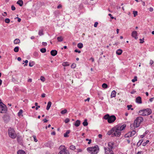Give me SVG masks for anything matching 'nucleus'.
Listing matches in <instances>:
<instances>
[{
    "instance_id": "f257e3e1",
    "label": "nucleus",
    "mask_w": 154,
    "mask_h": 154,
    "mask_svg": "<svg viewBox=\"0 0 154 154\" xmlns=\"http://www.w3.org/2000/svg\"><path fill=\"white\" fill-rule=\"evenodd\" d=\"M111 132H113V134H112V136L113 137L116 136L117 137H119L121 134V131L116 126L112 128L111 130Z\"/></svg>"
},
{
    "instance_id": "f03ea898",
    "label": "nucleus",
    "mask_w": 154,
    "mask_h": 154,
    "mask_svg": "<svg viewBox=\"0 0 154 154\" xmlns=\"http://www.w3.org/2000/svg\"><path fill=\"white\" fill-rule=\"evenodd\" d=\"M99 149V147L97 145L87 148V150L91 154H97L98 152Z\"/></svg>"
},
{
    "instance_id": "7ed1b4c3",
    "label": "nucleus",
    "mask_w": 154,
    "mask_h": 154,
    "mask_svg": "<svg viewBox=\"0 0 154 154\" xmlns=\"http://www.w3.org/2000/svg\"><path fill=\"white\" fill-rule=\"evenodd\" d=\"M9 136L11 138L14 139L16 138L17 134L14 129L11 128H10L8 130Z\"/></svg>"
},
{
    "instance_id": "20e7f679",
    "label": "nucleus",
    "mask_w": 154,
    "mask_h": 154,
    "mask_svg": "<svg viewBox=\"0 0 154 154\" xmlns=\"http://www.w3.org/2000/svg\"><path fill=\"white\" fill-rule=\"evenodd\" d=\"M143 121V118L142 117H137L134 122V125L135 128L138 127L140 124Z\"/></svg>"
},
{
    "instance_id": "39448f33",
    "label": "nucleus",
    "mask_w": 154,
    "mask_h": 154,
    "mask_svg": "<svg viewBox=\"0 0 154 154\" xmlns=\"http://www.w3.org/2000/svg\"><path fill=\"white\" fill-rule=\"evenodd\" d=\"M59 148L61 150L59 152L58 154H69V152L66 149L64 146H61Z\"/></svg>"
},
{
    "instance_id": "423d86ee",
    "label": "nucleus",
    "mask_w": 154,
    "mask_h": 154,
    "mask_svg": "<svg viewBox=\"0 0 154 154\" xmlns=\"http://www.w3.org/2000/svg\"><path fill=\"white\" fill-rule=\"evenodd\" d=\"M136 132L134 130H133L131 132H130L125 135V137H129L134 136L136 133Z\"/></svg>"
},
{
    "instance_id": "0eeeda50",
    "label": "nucleus",
    "mask_w": 154,
    "mask_h": 154,
    "mask_svg": "<svg viewBox=\"0 0 154 154\" xmlns=\"http://www.w3.org/2000/svg\"><path fill=\"white\" fill-rule=\"evenodd\" d=\"M116 119V117L115 116L112 115L110 116L108 119V122L109 123H112L115 121Z\"/></svg>"
},
{
    "instance_id": "6e6552de",
    "label": "nucleus",
    "mask_w": 154,
    "mask_h": 154,
    "mask_svg": "<svg viewBox=\"0 0 154 154\" xmlns=\"http://www.w3.org/2000/svg\"><path fill=\"white\" fill-rule=\"evenodd\" d=\"M144 116H148L152 112L151 110L149 109H143Z\"/></svg>"
},
{
    "instance_id": "1a4fd4ad",
    "label": "nucleus",
    "mask_w": 154,
    "mask_h": 154,
    "mask_svg": "<svg viewBox=\"0 0 154 154\" xmlns=\"http://www.w3.org/2000/svg\"><path fill=\"white\" fill-rule=\"evenodd\" d=\"M7 106H0V113H5L7 111Z\"/></svg>"
},
{
    "instance_id": "9d476101",
    "label": "nucleus",
    "mask_w": 154,
    "mask_h": 154,
    "mask_svg": "<svg viewBox=\"0 0 154 154\" xmlns=\"http://www.w3.org/2000/svg\"><path fill=\"white\" fill-rule=\"evenodd\" d=\"M104 150H105V152L106 154H108L109 153V152H110V154L111 153V152H113L112 150L110 149L108 147H104Z\"/></svg>"
},
{
    "instance_id": "9b49d317",
    "label": "nucleus",
    "mask_w": 154,
    "mask_h": 154,
    "mask_svg": "<svg viewBox=\"0 0 154 154\" xmlns=\"http://www.w3.org/2000/svg\"><path fill=\"white\" fill-rule=\"evenodd\" d=\"M137 33L136 31H133L131 34V36L133 37L135 39H137Z\"/></svg>"
},
{
    "instance_id": "f8f14e48",
    "label": "nucleus",
    "mask_w": 154,
    "mask_h": 154,
    "mask_svg": "<svg viewBox=\"0 0 154 154\" xmlns=\"http://www.w3.org/2000/svg\"><path fill=\"white\" fill-rule=\"evenodd\" d=\"M116 126L121 131L123 130L126 127V125H123L121 126L119 125H117Z\"/></svg>"
},
{
    "instance_id": "ddd939ff",
    "label": "nucleus",
    "mask_w": 154,
    "mask_h": 154,
    "mask_svg": "<svg viewBox=\"0 0 154 154\" xmlns=\"http://www.w3.org/2000/svg\"><path fill=\"white\" fill-rule=\"evenodd\" d=\"M113 143L112 142H109L108 143V148L112 150L113 148Z\"/></svg>"
},
{
    "instance_id": "4468645a",
    "label": "nucleus",
    "mask_w": 154,
    "mask_h": 154,
    "mask_svg": "<svg viewBox=\"0 0 154 154\" xmlns=\"http://www.w3.org/2000/svg\"><path fill=\"white\" fill-rule=\"evenodd\" d=\"M57 54V51L56 50H52L51 51V54L52 56L56 55Z\"/></svg>"
},
{
    "instance_id": "2eb2a0df",
    "label": "nucleus",
    "mask_w": 154,
    "mask_h": 154,
    "mask_svg": "<svg viewBox=\"0 0 154 154\" xmlns=\"http://www.w3.org/2000/svg\"><path fill=\"white\" fill-rule=\"evenodd\" d=\"M136 102L138 103H142L141 98L140 97H137L136 99Z\"/></svg>"
},
{
    "instance_id": "dca6fc26",
    "label": "nucleus",
    "mask_w": 154,
    "mask_h": 154,
    "mask_svg": "<svg viewBox=\"0 0 154 154\" xmlns=\"http://www.w3.org/2000/svg\"><path fill=\"white\" fill-rule=\"evenodd\" d=\"M3 118L4 121L6 122H8L10 120L9 117L8 116H5Z\"/></svg>"
},
{
    "instance_id": "f3484780",
    "label": "nucleus",
    "mask_w": 154,
    "mask_h": 154,
    "mask_svg": "<svg viewBox=\"0 0 154 154\" xmlns=\"http://www.w3.org/2000/svg\"><path fill=\"white\" fill-rule=\"evenodd\" d=\"M17 4L19 5L21 7L23 4V2L22 0H19L17 2Z\"/></svg>"
},
{
    "instance_id": "a211bd4d",
    "label": "nucleus",
    "mask_w": 154,
    "mask_h": 154,
    "mask_svg": "<svg viewBox=\"0 0 154 154\" xmlns=\"http://www.w3.org/2000/svg\"><path fill=\"white\" fill-rule=\"evenodd\" d=\"M17 140L18 142L21 143L22 140V137L21 136H18L17 137Z\"/></svg>"
},
{
    "instance_id": "6ab92c4d",
    "label": "nucleus",
    "mask_w": 154,
    "mask_h": 154,
    "mask_svg": "<svg viewBox=\"0 0 154 154\" xmlns=\"http://www.w3.org/2000/svg\"><path fill=\"white\" fill-rule=\"evenodd\" d=\"M80 124V121L79 120H77L74 124V125L76 127H78Z\"/></svg>"
},
{
    "instance_id": "aec40b11",
    "label": "nucleus",
    "mask_w": 154,
    "mask_h": 154,
    "mask_svg": "<svg viewBox=\"0 0 154 154\" xmlns=\"http://www.w3.org/2000/svg\"><path fill=\"white\" fill-rule=\"evenodd\" d=\"M144 112L143 109L140 110L138 112V114L139 115L144 116V114L143 113Z\"/></svg>"
},
{
    "instance_id": "412c9836",
    "label": "nucleus",
    "mask_w": 154,
    "mask_h": 154,
    "mask_svg": "<svg viewBox=\"0 0 154 154\" xmlns=\"http://www.w3.org/2000/svg\"><path fill=\"white\" fill-rule=\"evenodd\" d=\"M116 92L114 90L112 91L111 93V97L112 98L115 97L116 96Z\"/></svg>"
},
{
    "instance_id": "4be33fe9",
    "label": "nucleus",
    "mask_w": 154,
    "mask_h": 154,
    "mask_svg": "<svg viewBox=\"0 0 154 154\" xmlns=\"http://www.w3.org/2000/svg\"><path fill=\"white\" fill-rule=\"evenodd\" d=\"M20 42V41L19 39L16 38L15 39L14 42V43L15 44H17Z\"/></svg>"
},
{
    "instance_id": "5701e85b",
    "label": "nucleus",
    "mask_w": 154,
    "mask_h": 154,
    "mask_svg": "<svg viewBox=\"0 0 154 154\" xmlns=\"http://www.w3.org/2000/svg\"><path fill=\"white\" fill-rule=\"evenodd\" d=\"M17 154H26L25 151L23 150H19L17 152Z\"/></svg>"
},
{
    "instance_id": "b1692460",
    "label": "nucleus",
    "mask_w": 154,
    "mask_h": 154,
    "mask_svg": "<svg viewBox=\"0 0 154 154\" xmlns=\"http://www.w3.org/2000/svg\"><path fill=\"white\" fill-rule=\"evenodd\" d=\"M122 51L121 49H118L116 51V53L118 55H120L122 54Z\"/></svg>"
},
{
    "instance_id": "393cba45",
    "label": "nucleus",
    "mask_w": 154,
    "mask_h": 154,
    "mask_svg": "<svg viewBox=\"0 0 154 154\" xmlns=\"http://www.w3.org/2000/svg\"><path fill=\"white\" fill-rule=\"evenodd\" d=\"M70 131L69 130H67L65 133L64 134V137H69L68 134L70 133Z\"/></svg>"
},
{
    "instance_id": "a878e982",
    "label": "nucleus",
    "mask_w": 154,
    "mask_h": 154,
    "mask_svg": "<svg viewBox=\"0 0 154 154\" xmlns=\"http://www.w3.org/2000/svg\"><path fill=\"white\" fill-rule=\"evenodd\" d=\"M87 121V120L85 119L84 120V122H83L82 124L84 126H87L88 125V123Z\"/></svg>"
},
{
    "instance_id": "bb28decb",
    "label": "nucleus",
    "mask_w": 154,
    "mask_h": 154,
    "mask_svg": "<svg viewBox=\"0 0 154 154\" xmlns=\"http://www.w3.org/2000/svg\"><path fill=\"white\" fill-rule=\"evenodd\" d=\"M143 140L141 139V140H140L139 141V142L137 143V146H140L141 145V144L143 142Z\"/></svg>"
},
{
    "instance_id": "cd10ccee",
    "label": "nucleus",
    "mask_w": 154,
    "mask_h": 154,
    "mask_svg": "<svg viewBox=\"0 0 154 154\" xmlns=\"http://www.w3.org/2000/svg\"><path fill=\"white\" fill-rule=\"evenodd\" d=\"M77 47L79 48H82L83 47V45L81 43H79L77 45Z\"/></svg>"
},
{
    "instance_id": "c85d7f7f",
    "label": "nucleus",
    "mask_w": 154,
    "mask_h": 154,
    "mask_svg": "<svg viewBox=\"0 0 154 154\" xmlns=\"http://www.w3.org/2000/svg\"><path fill=\"white\" fill-rule=\"evenodd\" d=\"M35 63L33 61H30L29 62V66L30 67H32L35 65Z\"/></svg>"
},
{
    "instance_id": "c756f323",
    "label": "nucleus",
    "mask_w": 154,
    "mask_h": 154,
    "mask_svg": "<svg viewBox=\"0 0 154 154\" xmlns=\"http://www.w3.org/2000/svg\"><path fill=\"white\" fill-rule=\"evenodd\" d=\"M109 117L110 116L109 114H106L104 116V118L105 119L107 120V121H108V119H109Z\"/></svg>"
},
{
    "instance_id": "7c9ffc66",
    "label": "nucleus",
    "mask_w": 154,
    "mask_h": 154,
    "mask_svg": "<svg viewBox=\"0 0 154 154\" xmlns=\"http://www.w3.org/2000/svg\"><path fill=\"white\" fill-rule=\"evenodd\" d=\"M67 110L66 109H64L61 111V113L62 114H64L67 112Z\"/></svg>"
},
{
    "instance_id": "2f4dec72",
    "label": "nucleus",
    "mask_w": 154,
    "mask_h": 154,
    "mask_svg": "<svg viewBox=\"0 0 154 154\" xmlns=\"http://www.w3.org/2000/svg\"><path fill=\"white\" fill-rule=\"evenodd\" d=\"M57 39L59 42H61L63 40V38L62 36H60L57 38Z\"/></svg>"
},
{
    "instance_id": "473e14b6",
    "label": "nucleus",
    "mask_w": 154,
    "mask_h": 154,
    "mask_svg": "<svg viewBox=\"0 0 154 154\" xmlns=\"http://www.w3.org/2000/svg\"><path fill=\"white\" fill-rule=\"evenodd\" d=\"M62 65L63 66H69V64L68 63V62H63L62 64Z\"/></svg>"
},
{
    "instance_id": "72a5a7b5",
    "label": "nucleus",
    "mask_w": 154,
    "mask_h": 154,
    "mask_svg": "<svg viewBox=\"0 0 154 154\" xmlns=\"http://www.w3.org/2000/svg\"><path fill=\"white\" fill-rule=\"evenodd\" d=\"M19 48L18 47H16L14 49V51L16 52H17L19 51Z\"/></svg>"
},
{
    "instance_id": "f704fd0d",
    "label": "nucleus",
    "mask_w": 154,
    "mask_h": 154,
    "mask_svg": "<svg viewBox=\"0 0 154 154\" xmlns=\"http://www.w3.org/2000/svg\"><path fill=\"white\" fill-rule=\"evenodd\" d=\"M102 87L103 88H107L108 85L106 84L103 83L102 85Z\"/></svg>"
},
{
    "instance_id": "c9c22d12",
    "label": "nucleus",
    "mask_w": 154,
    "mask_h": 154,
    "mask_svg": "<svg viewBox=\"0 0 154 154\" xmlns=\"http://www.w3.org/2000/svg\"><path fill=\"white\" fill-rule=\"evenodd\" d=\"M40 50L42 53H44L46 51V49L45 48H42Z\"/></svg>"
},
{
    "instance_id": "e433bc0d",
    "label": "nucleus",
    "mask_w": 154,
    "mask_h": 154,
    "mask_svg": "<svg viewBox=\"0 0 154 154\" xmlns=\"http://www.w3.org/2000/svg\"><path fill=\"white\" fill-rule=\"evenodd\" d=\"M23 113V110L22 109H20L19 110V111L18 113V116H20V115H21Z\"/></svg>"
},
{
    "instance_id": "4c0bfd02",
    "label": "nucleus",
    "mask_w": 154,
    "mask_h": 154,
    "mask_svg": "<svg viewBox=\"0 0 154 154\" xmlns=\"http://www.w3.org/2000/svg\"><path fill=\"white\" fill-rule=\"evenodd\" d=\"M70 149L72 150H74L76 149L75 146L73 145L71 146H70Z\"/></svg>"
},
{
    "instance_id": "58836bf2",
    "label": "nucleus",
    "mask_w": 154,
    "mask_h": 154,
    "mask_svg": "<svg viewBox=\"0 0 154 154\" xmlns=\"http://www.w3.org/2000/svg\"><path fill=\"white\" fill-rule=\"evenodd\" d=\"M40 79L41 80L42 82H44L45 81V78L43 76H41L40 77Z\"/></svg>"
},
{
    "instance_id": "ea45409f",
    "label": "nucleus",
    "mask_w": 154,
    "mask_h": 154,
    "mask_svg": "<svg viewBox=\"0 0 154 154\" xmlns=\"http://www.w3.org/2000/svg\"><path fill=\"white\" fill-rule=\"evenodd\" d=\"M133 14L134 17H136L137 15V12L136 11H133Z\"/></svg>"
},
{
    "instance_id": "a19ab883",
    "label": "nucleus",
    "mask_w": 154,
    "mask_h": 154,
    "mask_svg": "<svg viewBox=\"0 0 154 154\" xmlns=\"http://www.w3.org/2000/svg\"><path fill=\"white\" fill-rule=\"evenodd\" d=\"M5 22L6 23H8L10 22V20L9 18H6L5 20Z\"/></svg>"
},
{
    "instance_id": "79ce46f5",
    "label": "nucleus",
    "mask_w": 154,
    "mask_h": 154,
    "mask_svg": "<svg viewBox=\"0 0 154 154\" xmlns=\"http://www.w3.org/2000/svg\"><path fill=\"white\" fill-rule=\"evenodd\" d=\"M137 76H135L134 78V79L132 80V82H134L135 81H137Z\"/></svg>"
},
{
    "instance_id": "37998d69",
    "label": "nucleus",
    "mask_w": 154,
    "mask_h": 154,
    "mask_svg": "<svg viewBox=\"0 0 154 154\" xmlns=\"http://www.w3.org/2000/svg\"><path fill=\"white\" fill-rule=\"evenodd\" d=\"M6 106V105L4 104L2 102L1 99H0V106Z\"/></svg>"
},
{
    "instance_id": "c03bdc74",
    "label": "nucleus",
    "mask_w": 154,
    "mask_h": 154,
    "mask_svg": "<svg viewBox=\"0 0 154 154\" xmlns=\"http://www.w3.org/2000/svg\"><path fill=\"white\" fill-rule=\"evenodd\" d=\"M38 34L40 35H43V31L42 30H39L38 32Z\"/></svg>"
},
{
    "instance_id": "a18cd8bd",
    "label": "nucleus",
    "mask_w": 154,
    "mask_h": 154,
    "mask_svg": "<svg viewBox=\"0 0 154 154\" xmlns=\"http://www.w3.org/2000/svg\"><path fill=\"white\" fill-rule=\"evenodd\" d=\"M76 64H75V63H73L71 65V67L72 68H75L76 67Z\"/></svg>"
},
{
    "instance_id": "49530a36",
    "label": "nucleus",
    "mask_w": 154,
    "mask_h": 154,
    "mask_svg": "<svg viewBox=\"0 0 154 154\" xmlns=\"http://www.w3.org/2000/svg\"><path fill=\"white\" fill-rule=\"evenodd\" d=\"M70 120L68 118H66V119L65 120V123H67L68 122H69Z\"/></svg>"
},
{
    "instance_id": "de8ad7c7",
    "label": "nucleus",
    "mask_w": 154,
    "mask_h": 154,
    "mask_svg": "<svg viewBox=\"0 0 154 154\" xmlns=\"http://www.w3.org/2000/svg\"><path fill=\"white\" fill-rule=\"evenodd\" d=\"M135 128V125H134V123L133 124H131V129H132V130H133V127Z\"/></svg>"
},
{
    "instance_id": "09e8293b",
    "label": "nucleus",
    "mask_w": 154,
    "mask_h": 154,
    "mask_svg": "<svg viewBox=\"0 0 154 154\" xmlns=\"http://www.w3.org/2000/svg\"><path fill=\"white\" fill-rule=\"evenodd\" d=\"M11 10L12 11H14L16 9L15 7L14 6V5H12L11 6Z\"/></svg>"
},
{
    "instance_id": "8fccbe9b",
    "label": "nucleus",
    "mask_w": 154,
    "mask_h": 154,
    "mask_svg": "<svg viewBox=\"0 0 154 154\" xmlns=\"http://www.w3.org/2000/svg\"><path fill=\"white\" fill-rule=\"evenodd\" d=\"M33 137L35 142H37L38 141V140L37 139L36 136H33Z\"/></svg>"
},
{
    "instance_id": "3c124183",
    "label": "nucleus",
    "mask_w": 154,
    "mask_h": 154,
    "mask_svg": "<svg viewBox=\"0 0 154 154\" xmlns=\"http://www.w3.org/2000/svg\"><path fill=\"white\" fill-rule=\"evenodd\" d=\"M144 39V38H143L142 39L140 38V43H142L144 42V41H143Z\"/></svg>"
},
{
    "instance_id": "603ef678",
    "label": "nucleus",
    "mask_w": 154,
    "mask_h": 154,
    "mask_svg": "<svg viewBox=\"0 0 154 154\" xmlns=\"http://www.w3.org/2000/svg\"><path fill=\"white\" fill-rule=\"evenodd\" d=\"M154 63V61L152 60H150V62H149V64L150 65H152L153 63Z\"/></svg>"
},
{
    "instance_id": "864d4df0",
    "label": "nucleus",
    "mask_w": 154,
    "mask_h": 154,
    "mask_svg": "<svg viewBox=\"0 0 154 154\" xmlns=\"http://www.w3.org/2000/svg\"><path fill=\"white\" fill-rule=\"evenodd\" d=\"M98 24V23L97 22H95V23L94 25V27H97Z\"/></svg>"
},
{
    "instance_id": "5fc2aeb1",
    "label": "nucleus",
    "mask_w": 154,
    "mask_h": 154,
    "mask_svg": "<svg viewBox=\"0 0 154 154\" xmlns=\"http://www.w3.org/2000/svg\"><path fill=\"white\" fill-rule=\"evenodd\" d=\"M51 101H49L47 104V106H51Z\"/></svg>"
},
{
    "instance_id": "6e6d98bb",
    "label": "nucleus",
    "mask_w": 154,
    "mask_h": 154,
    "mask_svg": "<svg viewBox=\"0 0 154 154\" xmlns=\"http://www.w3.org/2000/svg\"><path fill=\"white\" fill-rule=\"evenodd\" d=\"M113 134V132H111V130H110V131H109L108 133H107V134L109 135H110L111 134Z\"/></svg>"
},
{
    "instance_id": "4d7b16f0",
    "label": "nucleus",
    "mask_w": 154,
    "mask_h": 154,
    "mask_svg": "<svg viewBox=\"0 0 154 154\" xmlns=\"http://www.w3.org/2000/svg\"><path fill=\"white\" fill-rule=\"evenodd\" d=\"M153 10V8L152 7H150L149 8V11L150 12H152Z\"/></svg>"
},
{
    "instance_id": "13d9d810",
    "label": "nucleus",
    "mask_w": 154,
    "mask_h": 154,
    "mask_svg": "<svg viewBox=\"0 0 154 154\" xmlns=\"http://www.w3.org/2000/svg\"><path fill=\"white\" fill-rule=\"evenodd\" d=\"M42 44L44 46H46L47 45V43L46 42H43L42 43Z\"/></svg>"
},
{
    "instance_id": "bf43d9fd",
    "label": "nucleus",
    "mask_w": 154,
    "mask_h": 154,
    "mask_svg": "<svg viewBox=\"0 0 154 154\" xmlns=\"http://www.w3.org/2000/svg\"><path fill=\"white\" fill-rule=\"evenodd\" d=\"M108 15H109V16L111 17V18L112 19H113L114 18V17H113L112 16V15H111V14H108Z\"/></svg>"
},
{
    "instance_id": "052dcab7",
    "label": "nucleus",
    "mask_w": 154,
    "mask_h": 154,
    "mask_svg": "<svg viewBox=\"0 0 154 154\" xmlns=\"http://www.w3.org/2000/svg\"><path fill=\"white\" fill-rule=\"evenodd\" d=\"M75 52H78L79 53H81V51H78V50L76 49L75 50Z\"/></svg>"
},
{
    "instance_id": "680f3d73",
    "label": "nucleus",
    "mask_w": 154,
    "mask_h": 154,
    "mask_svg": "<svg viewBox=\"0 0 154 154\" xmlns=\"http://www.w3.org/2000/svg\"><path fill=\"white\" fill-rule=\"evenodd\" d=\"M62 6L60 4L59 5H58V6L57 7V8L58 9L60 8H62Z\"/></svg>"
},
{
    "instance_id": "e2e57ef3",
    "label": "nucleus",
    "mask_w": 154,
    "mask_h": 154,
    "mask_svg": "<svg viewBox=\"0 0 154 154\" xmlns=\"http://www.w3.org/2000/svg\"><path fill=\"white\" fill-rule=\"evenodd\" d=\"M2 15L4 16H6L7 14L6 12H4L3 14H2Z\"/></svg>"
},
{
    "instance_id": "0e129e2a",
    "label": "nucleus",
    "mask_w": 154,
    "mask_h": 154,
    "mask_svg": "<svg viewBox=\"0 0 154 154\" xmlns=\"http://www.w3.org/2000/svg\"><path fill=\"white\" fill-rule=\"evenodd\" d=\"M34 55L35 56H37L38 55V54L37 53V52H35L34 53Z\"/></svg>"
},
{
    "instance_id": "69168bd1",
    "label": "nucleus",
    "mask_w": 154,
    "mask_h": 154,
    "mask_svg": "<svg viewBox=\"0 0 154 154\" xmlns=\"http://www.w3.org/2000/svg\"><path fill=\"white\" fill-rule=\"evenodd\" d=\"M45 94H42V95L41 97L42 98L45 97Z\"/></svg>"
},
{
    "instance_id": "338daca9",
    "label": "nucleus",
    "mask_w": 154,
    "mask_h": 154,
    "mask_svg": "<svg viewBox=\"0 0 154 154\" xmlns=\"http://www.w3.org/2000/svg\"><path fill=\"white\" fill-rule=\"evenodd\" d=\"M28 82H32V79H29L27 80Z\"/></svg>"
},
{
    "instance_id": "774afa93",
    "label": "nucleus",
    "mask_w": 154,
    "mask_h": 154,
    "mask_svg": "<svg viewBox=\"0 0 154 154\" xmlns=\"http://www.w3.org/2000/svg\"><path fill=\"white\" fill-rule=\"evenodd\" d=\"M78 152H80L82 151V150L81 149H77Z\"/></svg>"
}]
</instances>
